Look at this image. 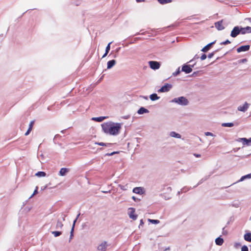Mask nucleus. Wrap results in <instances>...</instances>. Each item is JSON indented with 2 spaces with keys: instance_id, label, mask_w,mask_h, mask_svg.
<instances>
[{
  "instance_id": "obj_1",
  "label": "nucleus",
  "mask_w": 251,
  "mask_h": 251,
  "mask_svg": "<svg viewBox=\"0 0 251 251\" xmlns=\"http://www.w3.org/2000/svg\"><path fill=\"white\" fill-rule=\"evenodd\" d=\"M102 131L107 134L116 136L120 133L122 124L112 122H105L101 125Z\"/></svg>"
},
{
  "instance_id": "obj_2",
  "label": "nucleus",
  "mask_w": 251,
  "mask_h": 251,
  "mask_svg": "<svg viewBox=\"0 0 251 251\" xmlns=\"http://www.w3.org/2000/svg\"><path fill=\"white\" fill-rule=\"evenodd\" d=\"M171 102L176 103L179 105L183 106H186L189 104L188 100L183 96L174 98L171 100Z\"/></svg>"
},
{
  "instance_id": "obj_3",
  "label": "nucleus",
  "mask_w": 251,
  "mask_h": 251,
  "mask_svg": "<svg viewBox=\"0 0 251 251\" xmlns=\"http://www.w3.org/2000/svg\"><path fill=\"white\" fill-rule=\"evenodd\" d=\"M196 63H194L193 65H191L190 64L188 65L187 64H184L182 66L181 71L184 72L185 74H189L192 72V68H194L195 65Z\"/></svg>"
},
{
  "instance_id": "obj_4",
  "label": "nucleus",
  "mask_w": 251,
  "mask_h": 251,
  "mask_svg": "<svg viewBox=\"0 0 251 251\" xmlns=\"http://www.w3.org/2000/svg\"><path fill=\"white\" fill-rule=\"evenodd\" d=\"M240 34H241L240 27L239 26H235L231 30L230 35L232 38H235Z\"/></svg>"
},
{
  "instance_id": "obj_5",
  "label": "nucleus",
  "mask_w": 251,
  "mask_h": 251,
  "mask_svg": "<svg viewBox=\"0 0 251 251\" xmlns=\"http://www.w3.org/2000/svg\"><path fill=\"white\" fill-rule=\"evenodd\" d=\"M173 87V85L169 83H166L162 86L157 91L158 93H164L169 91Z\"/></svg>"
},
{
  "instance_id": "obj_6",
  "label": "nucleus",
  "mask_w": 251,
  "mask_h": 251,
  "mask_svg": "<svg viewBox=\"0 0 251 251\" xmlns=\"http://www.w3.org/2000/svg\"><path fill=\"white\" fill-rule=\"evenodd\" d=\"M149 64L150 68L154 70L158 69L160 67V63L155 61H150Z\"/></svg>"
},
{
  "instance_id": "obj_7",
  "label": "nucleus",
  "mask_w": 251,
  "mask_h": 251,
  "mask_svg": "<svg viewBox=\"0 0 251 251\" xmlns=\"http://www.w3.org/2000/svg\"><path fill=\"white\" fill-rule=\"evenodd\" d=\"M250 105V103H248L247 102H245L243 105L239 106L237 108V109L240 111L245 112L247 110Z\"/></svg>"
},
{
  "instance_id": "obj_8",
  "label": "nucleus",
  "mask_w": 251,
  "mask_h": 251,
  "mask_svg": "<svg viewBox=\"0 0 251 251\" xmlns=\"http://www.w3.org/2000/svg\"><path fill=\"white\" fill-rule=\"evenodd\" d=\"M250 49V46L249 45L241 46L237 49V52L239 53L242 51H248Z\"/></svg>"
},
{
  "instance_id": "obj_9",
  "label": "nucleus",
  "mask_w": 251,
  "mask_h": 251,
  "mask_svg": "<svg viewBox=\"0 0 251 251\" xmlns=\"http://www.w3.org/2000/svg\"><path fill=\"white\" fill-rule=\"evenodd\" d=\"M107 247V242L104 241L98 246L97 249L100 251H106Z\"/></svg>"
},
{
  "instance_id": "obj_10",
  "label": "nucleus",
  "mask_w": 251,
  "mask_h": 251,
  "mask_svg": "<svg viewBox=\"0 0 251 251\" xmlns=\"http://www.w3.org/2000/svg\"><path fill=\"white\" fill-rule=\"evenodd\" d=\"M223 22V20H222L215 23V26L218 30H222L225 29V26H224L222 25Z\"/></svg>"
},
{
  "instance_id": "obj_11",
  "label": "nucleus",
  "mask_w": 251,
  "mask_h": 251,
  "mask_svg": "<svg viewBox=\"0 0 251 251\" xmlns=\"http://www.w3.org/2000/svg\"><path fill=\"white\" fill-rule=\"evenodd\" d=\"M216 41L215 40L214 41L208 44L201 50V51L203 52H206L210 50L212 46L213 45L216 43Z\"/></svg>"
},
{
  "instance_id": "obj_12",
  "label": "nucleus",
  "mask_w": 251,
  "mask_h": 251,
  "mask_svg": "<svg viewBox=\"0 0 251 251\" xmlns=\"http://www.w3.org/2000/svg\"><path fill=\"white\" fill-rule=\"evenodd\" d=\"M240 27V30L241 32V34H245L246 33H251V27L247 26L245 27H243L242 26Z\"/></svg>"
},
{
  "instance_id": "obj_13",
  "label": "nucleus",
  "mask_w": 251,
  "mask_h": 251,
  "mask_svg": "<svg viewBox=\"0 0 251 251\" xmlns=\"http://www.w3.org/2000/svg\"><path fill=\"white\" fill-rule=\"evenodd\" d=\"M128 209L130 210L129 213V218L134 220H135L137 218V215L134 214L135 212V209L134 208L130 207Z\"/></svg>"
},
{
  "instance_id": "obj_14",
  "label": "nucleus",
  "mask_w": 251,
  "mask_h": 251,
  "mask_svg": "<svg viewBox=\"0 0 251 251\" xmlns=\"http://www.w3.org/2000/svg\"><path fill=\"white\" fill-rule=\"evenodd\" d=\"M238 141H242L244 145H250V143L251 142V137L249 139L246 138H240L238 139Z\"/></svg>"
},
{
  "instance_id": "obj_15",
  "label": "nucleus",
  "mask_w": 251,
  "mask_h": 251,
  "mask_svg": "<svg viewBox=\"0 0 251 251\" xmlns=\"http://www.w3.org/2000/svg\"><path fill=\"white\" fill-rule=\"evenodd\" d=\"M132 192L139 195H142L144 193L143 188L141 187H136L134 188Z\"/></svg>"
},
{
  "instance_id": "obj_16",
  "label": "nucleus",
  "mask_w": 251,
  "mask_h": 251,
  "mask_svg": "<svg viewBox=\"0 0 251 251\" xmlns=\"http://www.w3.org/2000/svg\"><path fill=\"white\" fill-rule=\"evenodd\" d=\"M70 171V169L67 168H62L59 172V175L60 176H65Z\"/></svg>"
},
{
  "instance_id": "obj_17",
  "label": "nucleus",
  "mask_w": 251,
  "mask_h": 251,
  "mask_svg": "<svg viewBox=\"0 0 251 251\" xmlns=\"http://www.w3.org/2000/svg\"><path fill=\"white\" fill-rule=\"evenodd\" d=\"M116 63V61L114 59H112V60H111L108 61L107 63V69H110L113 66H115Z\"/></svg>"
},
{
  "instance_id": "obj_18",
  "label": "nucleus",
  "mask_w": 251,
  "mask_h": 251,
  "mask_svg": "<svg viewBox=\"0 0 251 251\" xmlns=\"http://www.w3.org/2000/svg\"><path fill=\"white\" fill-rule=\"evenodd\" d=\"M149 112V111L148 109L144 107H140L137 111V113L140 115H142L145 113H148Z\"/></svg>"
},
{
  "instance_id": "obj_19",
  "label": "nucleus",
  "mask_w": 251,
  "mask_h": 251,
  "mask_svg": "<svg viewBox=\"0 0 251 251\" xmlns=\"http://www.w3.org/2000/svg\"><path fill=\"white\" fill-rule=\"evenodd\" d=\"M107 117L105 116H100L99 117H93L92 118V120L97 122H101L104 119H106Z\"/></svg>"
},
{
  "instance_id": "obj_20",
  "label": "nucleus",
  "mask_w": 251,
  "mask_h": 251,
  "mask_svg": "<svg viewBox=\"0 0 251 251\" xmlns=\"http://www.w3.org/2000/svg\"><path fill=\"white\" fill-rule=\"evenodd\" d=\"M170 136L172 137L178 138V139H180L181 137V136L180 134L177 133L175 131H171L170 133Z\"/></svg>"
},
{
  "instance_id": "obj_21",
  "label": "nucleus",
  "mask_w": 251,
  "mask_h": 251,
  "mask_svg": "<svg viewBox=\"0 0 251 251\" xmlns=\"http://www.w3.org/2000/svg\"><path fill=\"white\" fill-rule=\"evenodd\" d=\"M244 238L246 241L251 242V232H248L245 234Z\"/></svg>"
},
{
  "instance_id": "obj_22",
  "label": "nucleus",
  "mask_w": 251,
  "mask_h": 251,
  "mask_svg": "<svg viewBox=\"0 0 251 251\" xmlns=\"http://www.w3.org/2000/svg\"><path fill=\"white\" fill-rule=\"evenodd\" d=\"M216 245L221 246L224 243V239L220 236L217 238L215 240Z\"/></svg>"
},
{
  "instance_id": "obj_23",
  "label": "nucleus",
  "mask_w": 251,
  "mask_h": 251,
  "mask_svg": "<svg viewBox=\"0 0 251 251\" xmlns=\"http://www.w3.org/2000/svg\"><path fill=\"white\" fill-rule=\"evenodd\" d=\"M160 98L156 93H153L150 96V99L152 101L158 100Z\"/></svg>"
},
{
  "instance_id": "obj_24",
  "label": "nucleus",
  "mask_w": 251,
  "mask_h": 251,
  "mask_svg": "<svg viewBox=\"0 0 251 251\" xmlns=\"http://www.w3.org/2000/svg\"><path fill=\"white\" fill-rule=\"evenodd\" d=\"M95 144L100 146H105L107 147H111L113 145L112 143H104L103 142H96Z\"/></svg>"
},
{
  "instance_id": "obj_25",
  "label": "nucleus",
  "mask_w": 251,
  "mask_h": 251,
  "mask_svg": "<svg viewBox=\"0 0 251 251\" xmlns=\"http://www.w3.org/2000/svg\"><path fill=\"white\" fill-rule=\"evenodd\" d=\"M251 178V173L242 176L241 178L238 181V182H241L244 180L246 179Z\"/></svg>"
},
{
  "instance_id": "obj_26",
  "label": "nucleus",
  "mask_w": 251,
  "mask_h": 251,
  "mask_svg": "<svg viewBox=\"0 0 251 251\" xmlns=\"http://www.w3.org/2000/svg\"><path fill=\"white\" fill-rule=\"evenodd\" d=\"M35 176L38 177H44L46 176V173L45 172L39 171L35 174Z\"/></svg>"
},
{
  "instance_id": "obj_27",
  "label": "nucleus",
  "mask_w": 251,
  "mask_h": 251,
  "mask_svg": "<svg viewBox=\"0 0 251 251\" xmlns=\"http://www.w3.org/2000/svg\"><path fill=\"white\" fill-rule=\"evenodd\" d=\"M234 125L232 123H225L222 124V126L224 127H232Z\"/></svg>"
},
{
  "instance_id": "obj_28",
  "label": "nucleus",
  "mask_w": 251,
  "mask_h": 251,
  "mask_svg": "<svg viewBox=\"0 0 251 251\" xmlns=\"http://www.w3.org/2000/svg\"><path fill=\"white\" fill-rule=\"evenodd\" d=\"M157 1L161 4H165L171 2L172 0H157Z\"/></svg>"
},
{
  "instance_id": "obj_29",
  "label": "nucleus",
  "mask_w": 251,
  "mask_h": 251,
  "mask_svg": "<svg viewBox=\"0 0 251 251\" xmlns=\"http://www.w3.org/2000/svg\"><path fill=\"white\" fill-rule=\"evenodd\" d=\"M51 233L54 235L55 237H58L62 234V232L59 231H52Z\"/></svg>"
},
{
  "instance_id": "obj_30",
  "label": "nucleus",
  "mask_w": 251,
  "mask_h": 251,
  "mask_svg": "<svg viewBox=\"0 0 251 251\" xmlns=\"http://www.w3.org/2000/svg\"><path fill=\"white\" fill-rule=\"evenodd\" d=\"M148 221L153 224H158L160 223V221L158 220H154V219H149Z\"/></svg>"
},
{
  "instance_id": "obj_31",
  "label": "nucleus",
  "mask_w": 251,
  "mask_h": 251,
  "mask_svg": "<svg viewBox=\"0 0 251 251\" xmlns=\"http://www.w3.org/2000/svg\"><path fill=\"white\" fill-rule=\"evenodd\" d=\"M63 226V224L61 221L58 220L56 223V228L61 229Z\"/></svg>"
},
{
  "instance_id": "obj_32",
  "label": "nucleus",
  "mask_w": 251,
  "mask_h": 251,
  "mask_svg": "<svg viewBox=\"0 0 251 251\" xmlns=\"http://www.w3.org/2000/svg\"><path fill=\"white\" fill-rule=\"evenodd\" d=\"M209 176H205L204 177L201 178L200 181L199 182V183H198V184L195 186H197L198 185L201 184L203 182H204V181L206 180L208 178Z\"/></svg>"
},
{
  "instance_id": "obj_33",
  "label": "nucleus",
  "mask_w": 251,
  "mask_h": 251,
  "mask_svg": "<svg viewBox=\"0 0 251 251\" xmlns=\"http://www.w3.org/2000/svg\"><path fill=\"white\" fill-rule=\"evenodd\" d=\"M180 73V68H178V69H177V70L173 73V75L174 76H176V75H179Z\"/></svg>"
},
{
  "instance_id": "obj_34",
  "label": "nucleus",
  "mask_w": 251,
  "mask_h": 251,
  "mask_svg": "<svg viewBox=\"0 0 251 251\" xmlns=\"http://www.w3.org/2000/svg\"><path fill=\"white\" fill-rule=\"evenodd\" d=\"M230 41L227 39L226 40V41H224V42H222L220 43V45H227V44H230Z\"/></svg>"
},
{
  "instance_id": "obj_35",
  "label": "nucleus",
  "mask_w": 251,
  "mask_h": 251,
  "mask_svg": "<svg viewBox=\"0 0 251 251\" xmlns=\"http://www.w3.org/2000/svg\"><path fill=\"white\" fill-rule=\"evenodd\" d=\"M199 58V56L197 54H196L194 56V57L193 58V59H192L191 60H190L189 61V63H192L194 61H195V60L198 59Z\"/></svg>"
},
{
  "instance_id": "obj_36",
  "label": "nucleus",
  "mask_w": 251,
  "mask_h": 251,
  "mask_svg": "<svg viewBox=\"0 0 251 251\" xmlns=\"http://www.w3.org/2000/svg\"><path fill=\"white\" fill-rule=\"evenodd\" d=\"M218 50H215V51H214L213 52H212L211 53H209L208 55V57L209 58H212L215 54V52H217V51Z\"/></svg>"
},
{
  "instance_id": "obj_37",
  "label": "nucleus",
  "mask_w": 251,
  "mask_h": 251,
  "mask_svg": "<svg viewBox=\"0 0 251 251\" xmlns=\"http://www.w3.org/2000/svg\"><path fill=\"white\" fill-rule=\"evenodd\" d=\"M110 55H112V57L116 58V57L118 56V53H116V52L114 53V52H113V51H112L111 52V53H110V54H109V56H110Z\"/></svg>"
},
{
  "instance_id": "obj_38",
  "label": "nucleus",
  "mask_w": 251,
  "mask_h": 251,
  "mask_svg": "<svg viewBox=\"0 0 251 251\" xmlns=\"http://www.w3.org/2000/svg\"><path fill=\"white\" fill-rule=\"evenodd\" d=\"M38 186H36V188H35V189L34 190L33 194H32V195L29 198H32L34 195L37 194L38 193Z\"/></svg>"
},
{
  "instance_id": "obj_39",
  "label": "nucleus",
  "mask_w": 251,
  "mask_h": 251,
  "mask_svg": "<svg viewBox=\"0 0 251 251\" xmlns=\"http://www.w3.org/2000/svg\"><path fill=\"white\" fill-rule=\"evenodd\" d=\"M112 43V42H110L108 43V44L107 45L106 48H105V51L109 52L110 50V44Z\"/></svg>"
},
{
  "instance_id": "obj_40",
  "label": "nucleus",
  "mask_w": 251,
  "mask_h": 251,
  "mask_svg": "<svg viewBox=\"0 0 251 251\" xmlns=\"http://www.w3.org/2000/svg\"><path fill=\"white\" fill-rule=\"evenodd\" d=\"M119 152V151H113L112 152H111V153H107L105 154V156H112L114 154H117Z\"/></svg>"
},
{
  "instance_id": "obj_41",
  "label": "nucleus",
  "mask_w": 251,
  "mask_h": 251,
  "mask_svg": "<svg viewBox=\"0 0 251 251\" xmlns=\"http://www.w3.org/2000/svg\"><path fill=\"white\" fill-rule=\"evenodd\" d=\"M241 251H249L248 247L246 245H244L241 248Z\"/></svg>"
},
{
  "instance_id": "obj_42",
  "label": "nucleus",
  "mask_w": 251,
  "mask_h": 251,
  "mask_svg": "<svg viewBox=\"0 0 251 251\" xmlns=\"http://www.w3.org/2000/svg\"><path fill=\"white\" fill-rule=\"evenodd\" d=\"M119 187L122 190L126 191V186H124L121 184L119 185Z\"/></svg>"
},
{
  "instance_id": "obj_43",
  "label": "nucleus",
  "mask_w": 251,
  "mask_h": 251,
  "mask_svg": "<svg viewBox=\"0 0 251 251\" xmlns=\"http://www.w3.org/2000/svg\"><path fill=\"white\" fill-rule=\"evenodd\" d=\"M34 123V121H31L29 123L28 128L32 130Z\"/></svg>"
},
{
  "instance_id": "obj_44",
  "label": "nucleus",
  "mask_w": 251,
  "mask_h": 251,
  "mask_svg": "<svg viewBox=\"0 0 251 251\" xmlns=\"http://www.w3.org/2000/svg\"><path fill=\"white\" fill-rule=\"evenodd\" d=\"M246 62H247V59L246 58H244L238 60L239 63H244Z\"/></svg>"
},
{
  "instance_id": "obj_45",
  "label": "nucleus",
  "mask_w": 251,
  "mask_h": 251,
  "mask_svg": "<svg viewBox=\"0 0 251 251\" xmlns=\"http://www.w3.org/2000/svg\"><path fill=\"white\" fill-rule=\"evenodd\" d=\"M206 57L207 55L203 53L201 55L200 58L201 60H204L206 58Z\"/></svg>"
},
{
  "instance_id": "obj_46",
  "label": "nucleus",
  "mask_w": 251,
  "mask_h": 251,
  "mask_svg": "<svg viewBox=\"0 0 251 251\" xmlns=\"http://www.w3.org/2000/svg\"><path fill=\"white\" fill-rule=\"evenodd\" d=\"M74 232L73 229L71 230L70 231V239L69 242L71 241V239L73 238V237L74 236Z\"/></svg>"
},
{
  "instance_id": "obj_47",
  "label": "nucleus",
  "mask_w": 251,
  "mask_h": 251,
  "mask_svg": "<svg viewBox=\"0 0 251 251\" xmlns=\"http://www.w3.org/2000/svg\"><path fill=\"white\" fill-rule=\"evenodd\" d=\"M205 135L206 136H215L212 133L210 132H205Z\"/></svg>"
},
{
  "instance_id": "obj_48",
  "label": "nucleus",
  "mask_w": 251,
  "mask_h": 251,
  "mask_svg": "<svg viewBox=\"0 0 251 251\" xmlns=\"http://www.w3.org/2000/svg\"><path fill=\"white\" fill-rule=\"evenodd\" d=\"M200 72V71L194 72L191 75L192 76H196Z\"/></svg>"
},
{
  "instance_id": "obj_49",
  "label": "nucleus",
  "mask_w": 251,
  "mask_h": 251,
  "mask_svg": "<svg viewBox=\"0 0 251 251\" xmlns=\"http://www.w3.org/2000/svg\"><path fill=\"white\" fill-rule=\"evenodd\" d=\"M144 225V222H143V219H141L140 221V224L139 225V228H140V227L141 226H143V225Z\"/></svg>"
},
{
  "instance_id": "obj_50",
  "label": "nucleus",
  "mask_w": 251,
  "mask_h": 251,
  "mask_svg": "<svg viewBox=\"0 0 251 251\" xmlns=\"http://www.w3.org/2000/svg\"><path fill=\"white\" fill-rule=\"evenodd\" d=\"M61 137V136L60 135H59V134H56V135H55V136H54V139H53V141H54V142H55V140H56L57 138H60Z\"/></svg>"
},
{
  "instance_id": "obj_51",
  "label": "nucleus",
  "mask_w": 251,
  "mask_h": 251,
  "mask_svg": "<svg viewBox=\"0 0 251 251\" xmlns=\"http://www.w3.org/2000/svg\"><path fill=\"white\" fill-rule=\"evenodd\" d=\"M132 199L134 200L135 201H140V199L136 198L135 196L132 197Z\"/></svg>"
},
{
  "instance_id": "obj_52",
  "label": "nucleus",
  "mask_w": 251,
  "mask_h": 251,
  "mask_svg": "<svg viewBox=\"0 0 251 251\" xmlns=\"http://www.w3.org/2000/svg\"><path fill=\"white\" fill-rule=\"evenodd\" d=\"M31 131V129H29V128H28L27 130L26 131V132L25 133V136H27L28 135L29 133L30 132V131Z\"/></svg>"
},
{
  "instance_id": "obj_53",
  "label": "nucleus",
  "mask_w": 251,
  "mask_h": 251,
  "mask_svg": "<svg viewBox=\"0 0 251 251\" xmlns=\"http://www.w3.org/2000/svg\"><path fill=\"white\" fill-rule=\"evenodd\" d=\"M130 117V115H126V116H124L123 117H122V118L124 119H128Z\"/></svg>"
},
{
  "instance_id": "obj_54",
  "label": "nucleus",
  "mask_w": 251,
  "mask_h": 251,
  "mask_svg": "<svg viewBox=\"0 0 251 251\" xmlns=\"http://www.w3.org/2000/svg\"><path fill=\"white\" fill-rule=\"evenodd\" d=\"M47 187H48V185H46L45 186L42 187H41V190H46L47 188Z\"/></svg>"
},
{
  "instance_id": "obj_55",
  "label": "nucleus",
  "mask_w": 251,
  "mask_h": 251,
  "mask_svg": "<svg viewBox=\"0 0 251 251\" xmlns=\"http://www.w3.org/2000/svg\"><path fill=\"white\" fill-rule=\"evenodd\" d=\"M194 155L196 157H200L201 156V155L200 154H197V153H194Z\"/></svg>"
},
{
  "instance_id": "obj_56",
  "label": "nucleus",
  "mask_w": 251,
  "mask_h": 251,
  "mask_svg": "<svg viewBox=\"0 0 251 251\" xmlns=\"http://www.w3.org/2000/svg\"><path fill=\"white\" fill-rule=\"evenodd\" d=\"M225 227H224L223 228V234H226L227 232L226 230H225Z\"/></svg>"
},
{
  "instance_id": "obj_57",
  "label": "nucleus",
  "mask_w": 251,
  "mask_h": 251,
  "mask_svg": "<svg viewBox=\"0 0 251 251\" xmlns=\"http://www.w3.org/2000/svg\"><path fill=\"white\" fill-rule=\"evenodd\" d=\"M120 49H121L120 47H119V48H117L116 49V51H115L116 52H115L118 53V52H119V50H120Z\"/></svg>"
},
{
  "instance_id": "obj_58",
  "label": "nucleus",
  "mask_w": 251,
  "mask_h": 251,
  "mask_svg": "<svg viewBox=\"0 0 251 251\" xmlns=\"http://www.w3.org/2000/svg\"><path fill=\"white\" fill-rule=\"evenodd\" d=\"M141 97L143 98V99L146 100H148V96H140Z\"/></svg>"
},
{
  "instance_id": "obj_59",
  "label": "nucleus",
  "mask_w": 251,
  "mask_h": 251,
  "mask_svg": "<svg viewBox=\"0 0 251 251\" xmlns=\"http://www.w3.org/2000/svg\"><path fill=\"white\" fill-rule=\"evenodd\" d=\"M108 53V52H106V51H105V53H104V54L103 55V56H102V58H104V57H105L107 55Z\"/></svg>"
},
{
  "instance_id": "obj_60",
  "label": "nucleus",
  "mask_w": 251,
  "mask_h": 251,
  "mask_svg": "<svg viewBox=\"0 0 251 251\" xmlns=\"http://www.w3.org/2000/svg\"><path fill=\"white\" fill-rule=\"evenodd\" d=\"M137 2H144L145 1V0H136Z\"/></svg>"
},
{
  "instance_id": "obj_61",
  "label": "nucleus",
  "mask_w": 251,
  "mask_h": 251,
  "mask_svg": "<svg viewBox=\"0 0 251 251\" xmlns=\"http://www.w3.org/2000/svg\"><path fill=\"white\" fill-rule=\"evenodd\" d=\"M75 226V223H73V226H72V229H71V230L73 229V231H74Z\"/></svg>"
},
{
  "instance_id": "obj_62",
  "label": "nucleus",
  "mask_w": 251,
  "mask_h": 251,
  "mask_svg": "<svg viewBox=\"0 0 251 251\" xmlns=\"http://www.w3.org/2000/svg\"><path fill=\"white\" fill-rule=\"evenodd\" d=\"M240 149V148L233 149L234 151L236 152Z\"/></svg>"
},
{
  "instance_id": "obj_63",
  "label": "nucleus",
  "mask_w": 251,
  "mask_h": 251,
  "mask_svg": "<svg viewBox=\"0 0 251 251\" xmlns=\"http://www.w3.org/2000/svg\"><path fill=\"white\" fill-rule=\"evenodd\" d=\"M232 206H234L235 207H239V204H233Z\"/></svg>"
},
{
  "instance_id": "obj_64",
  "label": "nucleus",
  "mask_w": 251,
  "mask_h": 251,
  "mask_svg": "<svg viewBox=\"0 0 251 251\" xmlns=\"http://www.w3.org/2000/svg\"><path fill=\"white\" fill-rule=\"evenodd\" d=\"M170 250V248L168 247L166 249H165L163 251H169Z\"/></svg>"
}]
</instances>
